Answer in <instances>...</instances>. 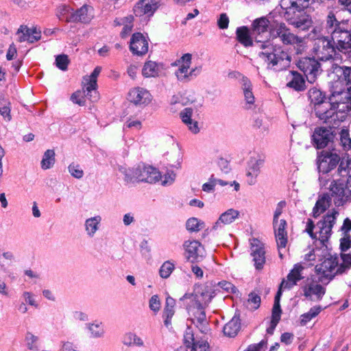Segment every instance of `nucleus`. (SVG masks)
Here are the masks:
<instances>
[{
  "label": "nucleus",
  "mask_w": 351,
  "mask_h": 351,
  "mask_svg": "<svg viewBox=\"0 0 351 351\" xmlns=\"http://www.w3.org/2000/svg\"><path fill=\"white\" fill-rule=\"evenodd\" d=\"M184 343L187 348H191V351H210L207 341L195 339L190 327H188L184 332Z\"/></svg>",
  "instance_id": "f3484780"
},
{
  "label": "nucleus",
  "mask_w": 351,
  "mask_h": 351,
  "mask_svg": "<svg viewBox=\"0 0 351 351\" xmlns=\"http://www.w3.org/2000/svg\"><path fill=\"white\" fill-rule=\"evenodd\" d=\"M204 226V222L195 217H191L186 221V228L189 232H199Z\"/></svg>",
  "instance_id": "a18cd8bd"
},
{
  "label": "nucleus",
  "mask_w": 351,
  "mask_h": 351,
  "mask_svg": "<svg viewBox=\"0 0 351 351\" xmlns=\"http://www.w3.org/2000/svg\"><path fill=\"white\" fill-rule=\"evenodd\" d=\"M16 34L19 35L17 40L19 43L27 41L29 43H34L41 38V32L37 30L36 27L29 28L25 25L19 27Z\"/></svg>",
  "instance_id": "5701e85b"
},
{
  "label": "nucleus",
  "mask_w": 351,
  "mask_h": 351,
  "mask_svg": "<svg viewBox=\"0 0 351 351\" xmlns=\"http://www.w3.org/2000/svg\"><path fill=\"white\" fill-rule=\"evenodd\" d=\"M351 247V235L343 234L340 239V250L341 252H346Z\"/></svg>",
  "instance_id": "5fc2aeb1"
},
{
  "label": "nucleus",
  "mask_w": 351,
  "mask_h": 351,
  "mask_svg": "<svg viewBox=\"0 0 351 351\" xmlns=\"http://www.w3.org/2000/svg\"><path fill=\"white\" fill-rule=\"evenodd\" d=\"M242 89L246 102L249 104H253L255 98L252 93V85L250 80L246 77L242 78Z\"/></svg>",
  "instance_id": "f704fd0d"
},
{
  "label": "nucleus",
  "mask_w": 351,
  "mask_h": 351,
  "mask_svg": "<svg viewBox=\"0 0 351 351\" xmlns=\"http://www.w3.org/2000/svg\"><path fill=\"white\" fill-rule=\"evenodd\" d=\"M183 247L184 256L188 261L194 264L203 261L205 256V250L200 242L195 240L186 241L183 244Z\"/></svg>",
  "instance_id": "4468645a"
},
{
  "label": "nucleus",
  "mask_w": 351,
  "mask_h": 351,
  "mask_svg": "<svg viewBox=\"0 0 351 351\" xmlns=\"http://www.w3.org/2000/svg\"><path fill=\"white\" fill-rule=\"evenodd\" d=\"M267 341L266 339L261 340L258 343L250 344L243 351H261L263 347L267 346Z\"/></svg>",
  "instance_id": "bf43d9fd"
},
{
  "label": "nucleus",
  "mask_w": 351,
  "mask_h": 351,
  "mask_svg": "<svg viewBox=\"0 0 351 351\" xmlns=\"http://www.w3.org/2000/svg\"><path fill=\"white\" fill-rule=\"evenodd\" d=\"M335 69L337 73H340L337 77L347 84L348 90H351V67L337 66Z\"/></svg>",
  "instance_id": "c9c22d12"
},
{
  "label": "nucleus",
  "mask_w": 351,
  "mask_h": 351,
  "mask_svg": "<svg viewBox=\"0 0 351 351\" xmlns=\"http://www.w3.org/2000/svg\"><path fill=\"white\" fill-rule=\"evenodd\" d=\"M269 32L274 38H278L284 45L293 46L297 54H300L304 51V38L293 34L285 23H276L271 26Z\"/></svg>",
  "instance_id": "0eeeda50"
},
{
  "label": "nucleus",
  "mask_w": 351,
  "mask_h": 351,
  "mask_svg": "<svg viewBox=\"0 0 351 351\" xmlns=\"http://www.w3.org/2000/svg\"><path fill=\"white\" fill-rule=\"evenodd\" d=\"M68 169L71 175L75 178L80 179L84 176V171L79 165L72 163L69 165Z\"/></svg>",
  "instance_id": "603ef678"
},
{
  "label": "nucleus",
  "mask_w": 351,
  "mask_h": 351,
  "mask_svg": "<svg viewBox=\"0 0 351 351\" xmlns=\"http://www.w3.org/2000/svg\"><path fill=\"white\" fill-rule=\"evenodd\" d=\"M55 152L53 149H47L41 160V167L43 169H48L51 168L55 163Z\"/></svg>",
  "instance_id": "58836bf2"
},
{
  "label": "nucleus",
  "mask_w": 351,
  "mask_h": 351,
  "mask_svg": "<svg viewBox=\"0 0 351 351\" xmlns=\"http://www.w3.org/2000/svg\"><path fill=\"white\" fill-rule=\"evenodd\" d=\"M83 90H77L74 92L71 96V100L78 104L80 106H84L86 104L84 97L82 95Z\"/></svg>",
  "instance_id": "864d4df0"
},
{
  "label": "nucleus",
  "mask_w": 351,
  "mask_h": 351,
  "mask_svg": "<svg viewBox=\"0 0 351 351\" xmlns=\"http://www.w3.org/2000/svg\"><path fill=\"white\" fill-rule=\"evenodd\" d=\"M93 8L84 4L80 8L71 13V19L69 21H72L73 23H89L93 19Z\"/></svg>",
  "instance_id": "b1692460"
},
{
  "label": "nucleus",
  "mask_w": 351,
  "mask_h": 351,
  "mask_svg": "<svg viewBox=\"0 0 351 351\" xmlns=\"http://www.w3.org/2000/svg\"><path fill=\"white\" fill-rule=\"evenodd\" d=\"M338 215L339 212L333 209L331 213L325 215L316 226L311 219H308L305 231L313 240L319 241L322 246H326Z\"/></svg>",
  "instance_id": "20e7f679"
},
{
  "label": "nucleus",
  "mask_w": 351,
  "mask_h": 351,
  "mask_svg": "<svg viewBox=\"0 0 351 351\" xmlns=\"http://www.w3.org/2000/svg\"><path fill=\"white\" fill-rule=\"evenodd\" d=\"M248 302L252 304V308L255 310L258 309L261 304V297L256 293L252 292L248 295Z\"/></svg>",
  "instance_id": "13d9d810"
},
{
  "label": "nucleus",
  "mask_w": 351,
  "mask_h": 351,
  "mask_svg": "<svg viewBox=\"0 0 351 351\" xmlns=\"http://www.w3.org/2000/svg\"><path fill=\"white\" fill-rule=\"evenodd\" d=\"M329 190L331 198H337L334 199L335 204L337 206L342 205V199L345 194L343 184L339 180H332L329 186Z\"/></svg>",
  "instance_id": "cd10ccee"
},
{
  "label": "nucleus",
  "mask_w": 351,
  "mask_h": 351,
  "mask_svg": "<svg viewBox=\"0 0 351 351\" xmlns=\"http://www.w3.org/2000/svg\"><path fill=\"white\" fill-rule=\"evenodd\" d=\"M142 73L145 77H155L158 74L157 64L152 61L145 62L142 70Z\"/></svg>",
  "instance_id": "ea45409f"
},
{
  "label": "nucleus",
  "mask_w": 351,
  "mask_h": 351,
  "mask_svg": "<svg viewBox=\"0 0 351 351\" xmlns=\"http://www.w3.org/2000/svg\"><path fill=\"white\" fill-rule=\"evenodd\" d=\"M10 106V102L5 101L4 99L0 101V114L8 121L11 119Z\"/></svg>",
  "instance_id": "3c124183"
},
{
  "label": "nucleus",
  "mask_w": 351,
  "mask_h": 351,
  "mask_svg": "<svg viewBox=\"0 0 351 351\" xmlns=\"http://www.w3.org/2000/svg\"><path fill=\"white\" fill-rule=\"evenodd\" d=\"M342 263L339 266V273L344 274L351 268V253H341Z\"/></svg>",
  "instance_id": "37998d69"
},
{
  "label": "nucleus",
  "mask_w": 351,
  "mask_h": 351,
  "mask_svg": "<svg viewBox=\"0 0 351 351\" xmlns=\"http://www.w3.org/2000/svg\"><path fill=\"white\" fill-rule=\"evenodd\" d=\"M308 97L311 104L314 105V112L316 117L323 123L326 124L328 115L332 111L328 110L329 101H326V95L319 89L315 87L311 88L308 91Z\"/></svg>",
  "instance_id": "6e6552de"
},
{
  "label": "nucleus",
  "mask_w": 351,
  "mask_h": 351,
  "mask_svg": "<svg viewBox=\"0 0 351 351\" xmlns=\"http://www.w3.org/2000/svg\"><path fill=\"white\" fill-rule=\"evenodd\" d=\"M331 202V197L328 193H324L321 198H319L313 210V217H317L320 214L324 213L326 210L330 206Z\"/></svg>",
  "instance_id": "72a5a7b5"
},
{
  "label": "nucleus",
  "mask_w": 351,
  "mask_h": 351,
  "mask_svg": "<svg viewBox=\"0 0 351 351\" xmlns=\"http://www.w3.org/2000/svg\"><path fill=\"white\" fill-rule=\"evenodd\" d=\"M161 179L160 172L155 167L140 163L125 171L124 180L128 183L145 182L156 183Z\"/></svg>",
  "instance_id": "423d86ee"
},
{
  "label": "nucleus",
  "mask_w": 351,
  "mask_h": 351,
  "mask_svg": "<svg viewBox=\"0 0 351 351\" xmlns=\"http://www.w3.org/2000/svg\"><path fill=\"white\" fill-rule=\"evenodd\" d=\"M280 293L279 292L278 295H275L274 303L271 310V321L269 326L267 328V332L269 335H272L274 333V331L281 318L282 309L280 307Z\"/></svg>",
  "instance_id": "393cba45"
},
{
  "label": "nucleus",
  "mask_w": 351,
  "mask_h": 351,
  "mask_svg": "<svg viewBox=\"0 0 351 351\" xmlns=\"http://www.w3.org/2000/svg\"><path fill=\"white\" fill-rule=\"evenodd\" d=\"M239 216V212L237 210L230 208L222 213L215 224L213 226V229L217 230L220 223L228 225L233 222Z\"/></svg>",
  "instance_id": "2f4dec72"
},
{
  "label": "nucleus",
  "mask_w": 351,
  "mask_h": 351,
  "mask_svg": "<svg viewBox=\"0 0 351 351\" xmlns=\"http://www.w3.org/2000/svg\"><path fill=\"white\" fill-rule=\"evenodd\" d=\"M204 309L205 308H202L201 310L198 309L193 311L195 317L196 318L197 322L199 324H203L204 322H206V316Z\"/></svg>",
  "instance_id": "0e129e2a"
},
{
  "label": "nucleus",
  "mask_w": 351,
  "mask_h": 351,
  "mask_svg": "<svg viewBox=\"0 0 351 351\" xmlns=\"http://www.w3.org/2000/svg\"><path fill=\"white\" fill-rule=\"evenodd\" d=\"M341 160L335 149H323L318 152L317 157V169L319 173L326 174L335 169Z\"/></svg>",
  "instance_id": "9d476101"
},
{
  "label": "nucleus",
  "mask_w": 351,
  "mask_h": 351,
  "mask_svg": "<svg viewBox=\"0 0 351 351\" xmlns=\"http://www.w3.org/2000/svg\"><path fill=\"white\" fill-rule=\"evenodd\" d=\"M340 231L342 232V234H350L351 219L347 217L343 220V224L340 228Z\"/></svg>",
  "instance_id": "69168bd1"
},
{
  "label": "nucleus",
  "mask_w": 351,
  "mask_h": 351,
  "mask_svg": "<svg viewBox=\"0 0 351 351\" xmlns=\"http://www.w3.org/2000/svg\"><path fill=\"white\" fill-rule=\"evenodd\" d=\"M304 267L300 263H297L293 265V269L289 271L287 276V280L283 279L279 285L278 290L276 295L280 293L282 296V288L290 289L297 285L298 282L304 278L302 276V272Z\"/></svg>",
  "instance_id": "2eb2a0df"
},
{
  "label": "nucleus",
  "mask_w": 351,
  "mask_h": 351,
  "mask_svg": "<svg viewBox=\"0 0 351 351\" xmlns=\"http://www.w3.org/2000/svg\"><path fill=\"white\" fill-rule=\"evenodd\" d=\"M89 329L94 337H99L104 332L102 328L99 324H91Z\"/></svg>",
  "instance_id": "774afa93"
},
{
  "label": "nucleus",
  "mask_w": 351,
  "mask_h": 351,
  "mask_svg": "<svg viewBox=\"0 0 351 351\" xmlns=\"http://www.w3.org/2000/svg\"><path fill=\"white\" fill-rule=\"evenodd\" d=\"M100 221L99 217L88 219L86 221V228L90 235H93L97 230V225Z\"/></svg>",
  "instance_id": "09e8293b"
},
{
  "label": "nucleus",
  "mask_w": 351,
  "mask_h": 351,
  "mask_svg": "<svg viewBox=\"0 0 351 351\" xmlns=\"http://www.w3.org/2000/svg\"><path fill=\"white\" fill-rule=\"evenodd\" d=\"M73 9L69 5H60L58 7L56 15L60 21L66 23L72 22V21H67L71 19V13Z\"/></svg>",
  "instance_id": "4c0bfd02"
},
{
  "label": "nucleus",
  "mask_w": 351,
  "mask_h": 351,
  "mask_svg": "<svg viewBox=\"0 0 351 351\" xmlns=\"http://www.w3.org/2000/svg\"><path fill=\"white\" fill-rule=\"evenodd\" d=\"M128 99L135 106H146L151 102L152 97L145 88L135 87L129 91Z\"/></svg>",
  "instance_id": "6ab92c4d"
},
{
  "label": "nucleus",
  "mask_w": 351,
  "mask_h": 351,
  "mask_svg": "<svg viewBox=\"0 0 351 351\" xmlns=\"http://www.w3.org/2000/svg\"><path fill=\"white\" fill-rule=\"evenodd\" d=\"M280 7L285 10L284 17L289 25L297 29L307 30L311 26L312 21L310 16L303 11L306 8H298L295 3L281 0Z\"/></svg>",
  "instance_id": "39448f33"
},
{
  "label": "nucleus",
  "mask_w": 351,
  "mask_h": 351,
  "mask_svg": "<svg viewBox=\"0 0 351 351\" xmlns=\"http://www.w3.org/2000/svg\"><path fill=\"white\" fill-rule=\"evenodd\" d=\"M69 60L68 56L65 54L58 55L56 58V66L62 71H66L68 68Z\"/></svg>",
  "instance_id": "8fccbe9b"
},
{
  "label": "nucleus",
  "mask_w": 351,
  "mask_h": 351,
  "mask_svg": "<svg viewBox=\"0 0 351 351\" xmlns=\"http://www.w3.org/2000/svg\"><path fill=\"white\" fill-rule=\"evenodd\" d=\"M229 24V18L226 13L221 14L217 21V25L220 29H227Z\"/></svg>",
  "instance_id": "e2e57ef3"
},
{
  "label": "nucleus",
  "mask_w": 351,
  "mask_h": 351,
  "mask_svg": "<svg viewBox=\"0 0 351 351\" xmlns=\"http://www.w3.org/2000/svg\"><path fill=\"white\" fill-rule=\"evenodd\" d=\"M175 304L176 300L173 298L169 296L166 298L165 306L162 313L164 324L166 327H169L171 324V319L175 314Z\"/></svg>",
  "instance_id": "c756f323"
},
{
  "label": "nucleus",
  "mask_w": 351,
  "mask_h": 351,
  "mask_svg": "<svg viewBox=\"0 0 351 351\" xmlns=\"http://www.w3.org/2000/svg\"><path fill=\"white\" fill-rule=\"evenodd\" d=\"M328 99V110L332 112L328 115L326 124L339 127L346 120L348 113L351 110V90L347 89L342 93L330 94Z\"/></svg>",
  "instance_id": "7ed1b4c3"
},
{
  "label": "nucleus",
  "mask_w": 351,
  "mask_h": 351,
  "mask_svg": "<svg viewBox=\"0 0 351 351\" xmlns=\"http://www.w3.org/2000/svg\"><path fill=\"white\" fill-rule=\"evenodd\" d=\"M219 286L223 290L228 293H235L236 287L231 283L227 281L219 282Z\"/></svg>",
  "instance_id": "338daca9"
},
{
  "label": "nucleus",
  "mask_w": 351,
  "mask_h": 351,
  "mask_svg": "<svg viewBox=\"0 0 351 351\" xmlns=\"http://www.w3.org/2000/svg\"><path fill=\"white\" fill-rule=\"evenodd\" d=\"M84 82L82 86L83 93L91 102H95L99 99L97 91V80H92L88 77H84Z\"/></svg>",
  "instance_id": "a878e982"
},
{
  "label": "nucleus",
  "mask_w": 351,
  "mask_h": 351,
  "mask_svg": "<svg viewBox=\"0 0 351 351\" xmlns=\"http://www.w3.org/2000/svg\"><path fill=\"white\" fill-rule=\"evenodd\" d=\"M25 339L27 341V347L29 350H34L37 348L36 345V343L38 341L37 337L34 336L30 332H27L25 337Z\"/></svg>",
  "instance_id": "680f3d73"
},
{
  "label": "nucleus",
  "mask_w": 351,
  "mask_h": 351,
  "mask_svg": "<svg viewBox=\"0 0 351 351\" xmlns=\"http://www.w3.org/2000/svg\"><path fill=\"white\" fill-rule=\"evenodd\" d=\"M125 23L123 25V27L120 33L122 38H126L132 32L133 28L134 17L132 15L124 17Z\"/></svg>",
  "instance_id": "c03bdc74"
},
{
  "label": "nucleus",
  "mask_w": 351,
  "mask_h": 351,
  "mask_svg": "<svg viewBox=\"0 0 351 351\" xmlns=\"http://www.w3.org/2000/svg\"><path fill=\"white\" fill-rule=\"evenodd\" d=\"M158 7L159 0H140L134 7V13L136 16H152Z\"/></svg>",
  "instance_id": "412c9836"
},
{
  "label": "nucleus",
  "mask_w": 351,
  "mask_h": 351,
  "mask_svg": "<svg viewBox=\"0 0 351 351\" xmlns=\"http://www.w3.org/2000/svg\"><path fill=\"white\" fill-rule=\"evenodd\" d=\"M211 299L212 296L209 295L208 298L206 301L203 302V300H201L197 295H195L193 300V303L189 306V310L194 311L198 309L201 310L202 308H205L206 306H208V303L211 301Z\"/></svg>",
  "instance_id": "a19ab883"
},
{
  "label": "nucleus",
  "mask_w": 351,
  "mask_h": 351,
  "mask_svg": "<svg viewBox=\"0 0 351 351\" xmlns=\"http://www.w3.org/2000/svg\"><path fill=\"white\" fill-rule=\"evenodd\" d=\"M250 250L255 268L257 270H261L265 264V250L263 243L258 239L254 238L251 242Z\"/></svg>",
  "instance_id": "a211bd4d"
},
{
  "label": "nucleus",
  "mask_w": 351,
  "mask_h": 351,
  "mask_svg": "<svg viewBox=\"0 0 351 351\" xmlns=\"http://www.w3.org/2000/svg\"><path fill=\"white\" fill-rule=\"evenodd\" d=\"M287 203L285 200L280 201L278 203L276 210L274 213L273 221L277 222L280 215L282 213L283 208L286 206Z\"/></svg>",
  "instance_id": "052dcab7"
},
{
  "label": "nucleus",
  "mask_w": 351,
  "mask_h": 351,
  "mask_svg": "<svg viewBox=\"0 0 351 351\" xmlns=\"http://www.w3.org/2000/svg\"><path fill=\"white\" fill-rule=\"evenodd\" d=\"M193 114V110L191 108H185L181 112H180V117L182 119V121L186 125V124H192V119L191 117Z\"/></svg>",
  "instance_id": "6e6d98bb"
},
{
  "label": "nucleus",
  "mask_w": 351,
  "mask_h": 351,
  "mask_svg": "<svg viewBox=\"0 0 351 351\" xmlns=\"http://www.w3.org/2000/svg\"><path fill=\"white\" fill-rule=\"evenodd\" d=\"M129 48L133 55L144 56L148 52V40L142 33H134L130 38Z\"/></svg>",
  "instance_id": "dca6fc26"
},
{
  "label": "nucleus",
  "mask_w": 351,
  "mask_h": 351,
  "mask_svg": "<svg viewBox=\"0 0 351 351\" xmlns=\"http://www.w3.org/2000/svg\"><path fill=\"white\" fill-rule=\"evenodd\" d=\"M269 25L270 21L267 17L257 18L252 23L251 33L255 36L256 42L262 49L258 53V57L267 64L268 68L280 71L289 67L291 56L280 47L274 46L269 40L261 42L258 40V36L267 32Z\"/></svg>",
  "instance_id": "f257e3e1"
},
{
  "label": "nucleus",
  "mask_w": 351,
  "mask_h": 351,
  "mask_svg": "<svg viewBox=\"0 0 351 351\" xmlns=\"http://www.w3.org/2000/svg\"><path fill=\"white\" fill-rule=\"evenodd\" d=\"M339 258L337 256H330L324 259L322 263L315 266V271L319 276L320 280L328 282L332 280L335 276L341 275L339 273Z\"/></svg>",
  "instance_id": "9b49d317"
},
{
  "label": "nucleus",
  "mask_w": 351,
  "mask_h": 351,
  "mask_svg": "<svg viewBox=\"0 0 351 351\" xmlns=\"http://www.w3.org/2000/svg\"><path fill=\"white\" fill-rule=\"evenodd\" d=\"M250 31L247 26H241L236 29V38L245 47L253 46L254 43Z\"/></svg>",
  "instance_id": "c85d7f7f"
},
{
  "label": "nucleus",
  "mask_w": 351,
  "mask_h": 351,
  "mask_svg": "<svg viewBox=\"0 0 351 351\" xmlns=\"http://www.w3.org/2000/svg\"><path fill=\"white\" fill-rule=\"evenodd\" d=\"M304 295L309 298L315 295L317 300H320L326 293V289L319 284L310 283L303 287Z\"/></svg>",
  "instance_id": "7c9ffc66"
},
{
  "label": "nucleus",
  "mask_w": 351,
  "mask_h": 351,
  "mask_svg": "<svg viewBox=\"0 0 351 351\" xmlns=\"http://www.w3.org/2000/svg\"><path fill=\"white\" fill-rule=\"evenodd\" d=\"M347 90V84L337 77V80H333L330 85V94L342 93L343 91Z\"/></svg>",
  "instance_id": "49530a36"
},
{
  "label": "nucleus",
  "mask_w": 351,
  "mask_h": 351,
  "mask_svg": "<svg viewBox=\"0 0 351 351\" xmlns=\"http://www.w3.org/2000/svg\"><path fill=\"white\" fill-rule=\"evenodd\" d=\"M175 269V264L171 261L163 263L159 269V274L162 278H168Z\"/></svg>",
  "instance_id": "79ce46f5"
},
{
  "label": "nucleus",
  "mask_w": 351,
  "mask_h": 351,
  "mask_svg": "<svg viewBox=\"0 0 351 351\" xmlns=\"http://www.w3.org/2000/svg\"><path fill=\"white\" fill-rule=\"evenodd\" d=\"M326 125L328 127L315 128L311 136L312 144L317 149H324L330 143H332L336 136L335 130L338 127H333L332 124Z\"/></svg>",
  "instance_id": "1a4fd4ad"
},
{
  "label": "nucleus",
  "mask_w": 351,
  "mask_h": 351,
  "mask_svg": "<svg viewBox=\"0 0 351 351\" xmlns=\"http://www.w3.org/2000/svg\"><path fill=\"white\" fill-rule=\"evenodd\" d=\"M191 59L192 56L191 53H185L173 64L174 65L180 66L178 71H176V75L178 80L184 81L189 80V77L195 71L194 69L190 72L189 71L191 64Z\"/></svg>",
  "instance_id": "aec40b11"
},
{
  "label": "nucleus",
  "mask_w": 351,
  "mask_h": 351,
  "mask_svg": "<svg viewBox=\"0 0 351 351\" xmlns=\"http://www.w3.org/2000/svg\"><path fill=\"white\" fill-rule=\"evenodd\" d=\"M339 144L343 150L348 152L351 150V137L349 130L342 128L339 132Z\"/></svg>",
  "instance_id": "e433bc0d"
},
{
  "label": "nucleus",
  "mask_w": 351,
  "mask_h": 351,
  "mask_svg": "<svg viewBox=\"0 0 351 351\" xmlns=\"http://www.w3.org/2000/svg\"><path fill=\"white\" fill-rule=\"evenodd\" d=\"M337 50L336 45L328 36H321L315 40L313 51L317 57L322 61L334 59L337 55Z\"/></svg>",
  "instance_id": "f8f14e48"
},
{
  "label": "nucleus",
  "mask_w": 351,
  "mask_h": 351,
  "mask_svg": "<svg viewBox=\"0 0 351 351\" xmlns=\"http://www.w3.org/2000/svg\"><path fill=\"white\" fill-rule=\"evenodd\" d=\"M123 343L126 346H141L143 343V341L133 333L125 334L123 337Z\"/></svg>",
  "instance_id": "de8ad7c7"
},
{
  "label": "nucleus",
  "mask_w": 351,
  "mask_h": 351,
  "mask_svg": "<svg viewBox=\"0 0 351 351\" xmlns=\"http://www.w3.org/2000/svg\"><path fill=\"white\" fill-rule=\"evenodd\" d=\"M289 81L287 86L297 92H302L306 89V82L303 76L295 71H291L288 77Z\"/></svg>",
  "instance_id": "bb28decb"
},
{
  "label": "nucleus",
  "mask_w": 351,
  "mask_h": 351,
  "mask_svg": "<svg viewBox=\"0 0 351 351\" xmlns=\"http://www.w3.org/2000/svg\"><path fill=\"white\" fill-rule=\"evenodd\" d=\"M273 227L277 247L285 248L288 243V235L287 231V223L285 219H280L277 222L273 221Z\"/></svg>",
  "instance_id": "4be33fe9"
},
{
  "label": "nucleus",
  "mask_w": 351,
  "mask_h": 351,
  "mask_svg": "<svg viewBox=\"0 0 351 351\" xmlns=\"http://www.w3.org/2000/svg\"><path fill=\"white\" fill-rule=\"evenodd\" d=\"M241 329L240 319L233 317L224 326L223 332L228 337H234Z\"/></svg>",
  "instance_id": "473e14b6"
},
{
  "label": "nucleus",
  "mask_w": 351,
  "mask_h": 351,
  "mask_svg": "<svg viewBox=\"0 0 351 351\" xmlns=\"http://www.w3.org/2000/svg\"><path fill=\"white\" fill-rule=\"evenodd\" d=\"M149 306L154 313H158L160 308V301L157 295L151 297L149 302Z\"/></svg>",
  "instance_id": "4d7b16f0"
},
{
  "label": "nucleus",
  "mask_w": 351,
  "mask_h": 351,
  "mask_svg": "<svg viewBox=\"0 0 351 351\" xmlns=\"http://www.w3.org/2000/svg\"><path fill=\"white\" fill-rule=\"evenodd\" d=\"M325 29L339 51H351V21H338L335 14L330 11L326 17Z\"/></svg>",
  "instance_id": "f03ea898"
},
{
  "label": "nucleus",
  "mask_w": 351,
  "mask_h": 351,
  "mask_svg": "<svg viewBox=\"0 0 351 351\" xmlns=\"http://www.w3.org/2000/svg\"><path fill=\"white\" fill-rule=\"evenodd\" d=\"M297 66L304 73L308 82L313 83L319 73L320 64L314 58H302Z\"/></svg>",
  "instance_id": "ddd939ff"
}]
</instances>
